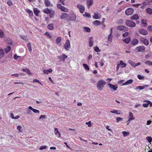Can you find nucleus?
<instances>
[{
    "mask_svg": "<svg viewBox=\"0 0 152 152\" xmlns=\"http://www.w3.org/2000/svg\"><path fill=\"white\" fill-rule=\"evenodd\" d=\"M106 83V82L102 80H99L98 81L97 85L98 89L99 91H101L103 89Z\"/></svg>",
    "mask_w": 152,
    "mask_h": 152,
    "instance_id": "f257e3e1",
    "label": "nucleus"
},
{
    "mask_svg": "<svg viewBox=\"0 0 152 152\" xmlns=\"http://www.w3.org/2000/svg\"><path fill=\"white\" fill-rule=\"evenodd\" d=\"M126 25L131 28L135 27L136 24L135 22L131 20H126L125 22Z\"/></svg>",
    "mask_w": 152,
    "mask_h": 152,
    "instance_id": "f03ea898",
    "label": "nucleus"
},
{
    "mask_svg": "<svg viewBox=\"0 0 152 152\" xmlns=\"http://www.w3.org/2000/svg\"><path fill=\"white\" fill-rule=\"evenodd\" d=\"M76 18V16L74 12L72 11L70 12V15H69L67 19V21H75Z\"/></svg>",
    "mask_w": 152,
    "mask_h": 152,
    "instance_id": "7ed1b4c3",
    "label": "nucleus"
},
{
    "mask_svg": "<svg viewBox=\"0 0 152 152\" xmlns=\"http://www.w3.org/2000/svg\"><path fill=\"white\" fill-rule=\"evenodd\" d=\"M134 11V9L132 8L127 9L125 11L126 14L128 16L132 15Z\"/></svg>",
    "mask_w": 152,
    "mask_h": 152,
    "instance_id": "20e7f679",
    "label": "nucleus"
},
{
    "mask_svg": "<svg viewBox=\"0 0 152 152\" xmlns=\"http://www.w3.org/2000/svg\"><path fill=\"white\" fill-rule=\"evenodd\" d=\"M135 50L137 52H144L145 50V48L143 46H140L136 47Z\"/></svg>",
    "mask_w": 152,
    "mask_h": 152,
    "instance_id": "39448f33",
    "label": "nucleus"
},
{
    "mask_svg": "<svg viewBox=\"0 0 152 152\" xmlns=\"http://www.w3.org/2000/svg\"><path fill=\"white\" fill-rule=\"evenodd\" d=\"M70 42L68 39L66 40V42L64 45V48L66 50H69L68 48H70Z\"/></svg>",
    "mask_w": 152,
    "mask_h": 152,
    "instance_id": "423d86ee",
    "label": "nucleus"
},
{
    "mask_svg": "<svg viewBox=\"0 0 152 152\" xmlns=\"http://www.w3.org/2000/svg\"><path fill=\"white\" fill-rule=\"evenodd\" d=\"M140 41L145 45H148L149 44L148 41L145 37H141L140 38Z\"/></svg>",
    "mask_w": 152,
    "mask_h": 152,
    "instance_id": "0eeeda50",
    "label": "nucleus"
},
{
    "mask_svg": "<svg viewBox=\"0 0 152 152\" xmlns=\"http://www.w3.org/2000/svg\"><path fill=\"white\" fill-rule=\"evenodd\" d=\"M67 55L64 54H63L61 55L58 56V58L60 61H64L65 59L67 58Z\"/></svg>",
    "mask_w": 152,
    "mask_h": 152,
    "instance_id": "6e6552de",
    "label": "nucleus"
},
{
    "mask_svg": "<svg viewBox=\"0 0 152 152\" xmlns=\"http://www.w3.org/2000/svg\"><path fill=\"white\" fill-rule=\"evenodd\" d=\"M77 7L79 9L81 13H83L85 10V7L83 5L80 4H78L77 5Z\"/></svg>",
    "mask_w": 152,
    "mask_h": 152,
    "instance_id": "1a4fd4ad",
    "label": "nucleus"
},
{
    "mask_svg": "<svg viewBox=\"0 0 152 152\" xmlns=\"http://www.w3.org/2000/svg\"><path fill=\"white\" fill-rule=\"evenodd\" d=\"M118 30L120 31H126L127 30V28L124 26H118L117 27Z\"/></svg>",
    "mask_w": 152,
    "mask_h": 152,
    "instance_id": "9d476101",
    "label": "nucleus"
},
{
    "mask_svg": "<svg viewBox=\"0 0 152 152\" xmlns=\"http://www.w3.org/2000/svg\"><path fill=\"white\" fill-rule=\"evenodd\" d=\"M141 34L143 35H146L148 34V31L143 29H140L138 31Z\"/></svg>",
    "mask_w": 152,
    "mask_h": 152,
    "instance_id": "9b49d317",
    "label": "nucleus"
},
{
    "mask_svg": "<svg viewBox=\"0 0 152 152\" xmlns=\"http://www.w3.org/2000/svg\"><path fill=\"white\" fill-rule=\"evenodd\" d=\"M139 18V17L137 14H134L130 17V19L131 20H137Z\"/></svg>",
    "mask_w": 152,
    "mask_h": 152,
    "instance_id": "f8f14e48",
    "label": "nucleus"
},
{
    "mask_svg": "<svg viewBox=\"0 0 152 152\" xmlns=\"http://www.w3.org/2000/svg\"><path fill=\"white\" fill-rule=\"evenodd\" d=\"M44 2L45 4V6L47 7H49L50 6H52L53 5L51 3L50 1L48 0H44Z\"/></svg>",
    "mask_w": 152,
    "mask_h": 152,
    "instance_id": "ddd939ff",
    "label": "nucleus"
},
{
    "mask_svg": "<svg viewBox=\"0 0 152 152\" xmlns=\"http://www.w3.org/2000/svg\"><path fill=\"white\" fill-rule=\"evenodd\" d=\"M108 86L111 88L113 89L114 91H115L117 90L118 88L117 85H114L111 84H109L108 85Z\"/></svg>",
    "mask_w": 152,
    "mask_h": 152,
    "instance_id": "4468645a",
    "label": "nucleus"
},
{
    "mask_svg": "<svg viewBox=\"0 0 152 152\" xmlns=\"http://www.w3.org/2000/svg\"><path fill=\"white\" fill-rule=\"evenodd\" d=\"M68 14L66 13H62L61 15V18L62 19L65 18L67 20L68 19Z\"/></svg>",
    "mask_w": 152,
    "mask_h": 152,
    "instance_id": "2eb2a0df",
    "label": "nucleus"
},
{
    "mask_svg": "<svg viewBox=\"0 0 152 152\" xmlns=\"http://www.w3.org/2000/svg\"><path fill=\"white\" fill-rule=\"evenodd\" d=\"M133 82V80L131 79L127 80L126 82L123 83L122 84V86L127 85L128 84H131Z\"/></svg>",
    "mask_w": 152,
    "mask_h": 152,
    "instance_id": "dca6fc26",
    "label": "nucleus"
},
{
    "mask_svg": "<svg viewBox=\"0 0 152 152\" xmlns=\"http://www.w3.org/2000/svg\"><path fill=\"white\" fill-rule=\"evenodd\" d=\"M93 4V0H87V5L88 8L90 7V6L92 5Z\"/></svg>",
    "mask_w": 152,
    "mask_h": 152,
    "instance_id": "f3484780",
    "label": "nucleus"
},
{
    "mask_svg": "<svg viewBox=\"0 0 152 152\" xmlns=\"http://www.w3.org/2000/svg\"><path fill=\"white\" fill-rule=\"evenodd\" d=\"M138 43V39L136 38L133 39L132 41V44L134 45H137Z\"/></svg>",
    "mask_w": 152,
    "mask_h": 152,
    "instance_id": "a211bd4d",
    "label": "nucleus"
},
{
    "mask_svg": "<svg viewBox=\"0 0 152 152\" xmlns=\"http://www.w3.org/2000/svg\"><path fill=\"white\" fill-rule=\"evenodd\" d=\"M53 24V23H50L48 24L47 26L48 28L50 30H52L54 29Z\"/></svg>",
    "mask_w": 152,
    "mask_h": 152,
    "instance_id": "6ab92c4d",
    "label": "nucleus"
},
{
    "mask_svg": "<svg viewBox=\"0 0 152 152\" xmlns=\"http://www.w3.org/2000/svg\"><path fill=\"white\" fill-rule=\"evenodd\" d=\"M52 72V70L51 69H49L47 70H44L43 71L44 74H48L49 73H51Z\"/></svg>",
    "mask_w": 152,
    "mask_h": 152,
    "instance_id": "aec40b11",
    "label": "nucleus"
},
{
    "mask_svg": "<svg viewBox=\"0 0 152 152\" xmlns=\"http://www.w3.org/2000/svg\"><path fill=\"white\" fill-rule=\"evenodd\" d=\"M44 12L47 14H50L51 12L50 10L48 8L45 9L43 10Z\"/></svg>",
    "mask_w": 152,
    "mask_h": 152,
    "instance_id": "412c9836",
    "label": "nucleus"
},
{
    "mask_svg": "<svg viewBox=\"0 0 152 152\" xmlns=\"http://www.w3.org/2000/svg\"><path fill=\"white\" fill-rule=\"evenodd\" d=\"M11 49V48L10 46L9 45H7V48L5 49V51L6 53H7L10 52Z\"/></svg>",
    "mask_w": 152,
    "mask_h": 152,
    "instance_id": "4be33fe9",
    "label": "nucleus"
},
{
    "mask_svg": "<svg viewBox=\"0 0 152 152\" xmlns=\"http://www.w3.org/2000/svg\"><path fill=\"white\" fill-rule=\"evenodd\" d=\"M22 71L24 72H26L27 74L30 75H32V73L29 70L28 68H24L22 69Z\"/></svg>",
    "mask_w": 152,
    "mask_h": 152,
    "instance_id": "5701e85b",
    "label": "nucleus"
},
{
    "mask_svg": "<svg viewBox=\"0 0 152 152\" xmlns=\"http://www.w3.org/2000/svg\"><path fill=\"white\" fill-rule=\"evenodd\" d=\"M129 118L130 120H133L134 119L132 113L131 112H129Z\"/></svg>",
    "mask_w": 152,
    "mask_h": 152,
    "instance_id": "b1692460",
    "label": "nucleus"
},
{
    "mask_svg": "<svg viewBox=\"0 0 152 152\" xmlns=\"http://www.w3.org/2000/svg\"><path fill=\"white\" fill-rule=\"evenodd\" d=\"M4 53L2 49H0V59L2 58L4 55Z\"/></svg>",
    "mask_w": 152,
    "mask_h": 152,
    "instance_id": "393cba45",
    "label": "nucleus"
},
{
    "mask_svg": "<svg viewBox=\"0 0 152 152\" xmlns=\"http://www.w3.org/2000/svg\"><path fill=\"white\" fill-rule=\"evenodd\" d=\"M146 10L147 13L148 14H152V9L148 7L146 9Z\"/></svg>",
    "mask_w": 152,
    "mask_h": 152,
    "instance_id": "a878e982",
    "label": "nucleus"
},
{
    "mask_svg": "<svg viewBox=\"0 0 152 152\" xmlns=\"http://www.w3.org/2000/svg\"><path fill=\"white\" fill-rule=\"evenodd\" d=\"M34 12L35 15L37 16H38V14L39 13V11L37 9L35 8L34 9Z\"/></svg>",
    "mask_w": 152,
    "mask_h": 152,
    "instance_id": "bb28decb",
    "label": "nucleus"
},
{
    "mask_svg": "<svg viewBox=\"0 0 152 152\" xmlns=\"http://www.w3.org/2000/svg\"><path fill=\"white\" fill-rule=\"evenodd\" d=\"M26 12L28 14L29 16H32L33 15V13L32 11H31L29 9L26 10Z\"/></svg>",
    "mask_w": 152,
    "mask_h": 152,
    "instance_id": "cd10ccee",
    "label": "nucleus"
},
{
    "mask_svg": "<svg viewBox=\"0 0 152 152\" xmlns=\"http://www.w3.org/2000/svg\"><path fill=\"white\" fill-rule=\"evenodd\" d=\"M110 112L113 113H115L118 115L120 114V111L118 110H114L112 111H111Z\"/></svg>",
    "mask_w": 152,
    "mask_h": 152,
    "instance_id": "c85d7f7f",
    "label": "nucleus"
},
{
    "mask_svg": "<svg viewBox=\"0 0 152 152\" xmlns=\"http://www.w3.org/2000/svg\"><path fill=\"white\" fill-rule=\"evenodd\" d=\"M124 42H125L126 44H128L129 43L130 41V39L129 38H126L123 40Z\"/></svg>",
    "mask_w": 152,
    "mask_h": 152,
    "instance_id": "c756f323",
    "label": "nucleus"
},
{
    "mask_svg": "<svg viewBox=\"0 0 152 152\" xmlns=\"http://www.w3.org/2000/svg\"><path fill=\"white\" fill-rule=\"evenodd\" d=\"M120 64L121 66V67L123 68L125 67L126 65V64L124 63L122 61H120Z\"/></svg>",
    "mask_w": 152,
    "mask_h": 152,
    "instance_id": "7c9ffc66",
    "label": "nucleus"
},
{
    "mask_svg": "<svg viewBox=\"0 0 152 152\" xmlns=\"http://www.w3.org/2000/svg\"><path fill=\"white\" fill-rule=\"evenodd\" d=\"M129 63L133 67H136L135 63L131 60L129 61Z\"/></svg>",
    "mask_w": 152,
    "mask_h": 152,
    "instance_id": "2f4dec72",
    "label": "nucleus"
},
{
    "mask_svg": "<svg viewBox=\"0 0 152 152\" xmlns=\"http://www.w3.org/2000/svg\"><path fill=\"white\" fill-rule=\"evenodd\" d=\"M122 133L124 137L128 136L130 134L129 132H126V131H124L122 132Z\"/></svg>",
    "mask_w": 152,
    "mask_h": 152,
    "instance_id": "473e14b6",
    "label": "nucleus"
},
{
    "mask_svg": "<svg viewBox=\"0 0 152 152\" xmlns=\"http://www.w3.org/2000/svg\"><path fill=\"white\" fill-rule=\"evenodd\" d=\"M113 39V36L111 34V33H110V34L108 39V41L109 42H111L112 41Z\"/></svg>",
    "mask_w": 152,
    "mask_h": 152,
    "instance_id": "72a5a7b5",
    "label": "nucleus"
},
{
    "mask_svg": "<svg viewBox=\"0 0 152 152\" xmlns=\"http://www.w3.org/2000/svg\"><path fill=\"white\" fill-rule=\"evenodd\" d=\"M27 47L29 51L31 52L32 51V48L31 47V44L30 43H28L27 44Z\"/></svg>",
    "mask_w": 152,
    "mask_h": 152,
    "instance_id": "f704fd0d",
    "label": "nucleus"
},
{
    "mask_svg": "<svg viewBox=\"0 0 152 152\" xmlns=\"http://www.w3.org/2000/svg\"><path fill=\"white\" fill-rule=\"evenodd\" d=\"M83 29L86 32H89L91 31V29L89 28L86 27H84Z\"/></svg>",
    "mask_w": 152,
    "mask_h": 152,
    "instance_id": "c9c22d12",
    "label": "nucleus"
},
{
    "mask_svg": "<svg viewBox=\"0 0 152 152\" xmlns=\"http://www.w3.org/2000/svg\"><path fill=\"white\" fill-rule=\"evenodd\" d=\"M0 37L1 38H4V34L3 31L0 29Z\"/></svg>",
    "mask_w": 152,
    "mask_h": 152,
    "instance_id": "e433bc0d",
    "label": "nucleus"
},
{
    "mask_svg": "<svg viewBox=\"0 0 152 152\" xmlns=\"http://www.w3.org/2000/svg\"><path fill=\"white\" fill-rule=\"evenodd\" d=\"M147 21L144 19H142L141 20L142 23L144 25V26H146L147 25Z\"/></svg>",
    "mask_w": 152,
    "mask_h": 152,
    "instance_id": "4c0bfd02",
    "label": "nucleus"
},
{
    "mask_svg": "<svg viewBox=\"0 0 152 152\" xmlns=\"http://www.w3.org/2000/svg\"><path fill=\"white\" fill-rule=\"evenodd\" d=\"M145 64L148 65L149 66L152 65V61H147L145 62Z\"/></svg>",
    "mask_w": 152,
    "mask_h": 152,
    "instance_id": "58836bf2",
    "label": "nucleus"
},
{
    "mask_svg": "<svg viewBox=\"0 0 152 152\" xmlns=\"http://www.w3.org/2000/svg\"><path fill=\"white\" fill-rule=\"evenodd\" d=\"M61 38L60 37H58L56 38V41L57 43H59L61 42Z\"/></svg>",
    "mask_w": 152,
    "mask_h": 152,
    "instance_id": "ea45409f",
    "label": "nucleus"
},
{
    "mask_svg": "<svg viewBox=\"0 0 152 152\" xmlns=\"http://www.w3.org/2000/svg\"><path fill=\"white\" fill-rule=\"evenodd\" d=\"M83 16L84 17L87 18H90L91 15L90 14L85 12V14L83 15Z\"/></svg>",
    "mask_w": 152,
    "mask_h": 152,
    "instance_id": "a19ab883",
    "label": "nucleus"
},
{
    "mask_svg": "<svg viewBox=\"0 0 152 152\" xmlns=\"http://www.w3.org/2000/svg\"><path fill=\"white\" fill-rule=\"evenodd\" d=\"M146 139L149 143H151L152 141V138L151 137H147Z\"/></svg>",
    "mask_w": 152,
    "mask_h": 152,
    "instance_id": "79ce46f5",
    "label": "nucleus"
},
{
    "mask_svg": "<svg viewBox=\"0 0 152 152\" xmlns=\"http://www.w3.org/2000/svg\"><path fill=\"white\" fill-rule=\"evenodd\" d=\"M8 5L10 6H11L13 4L12 1L10 0H8L7 2Z\"/></svg>",
    "mask_w": 152,
    "mask_h": 152,
    "instance_id": "37998d69",
    "label": "nucleus"
},
{
    "mask_svg": "<svg viewBox=\"0 0 152 152\" xmlns=\"http://www.w3.org/2000/svg\"><path fill=\"white\" fill-rule=\"evenodd\" d=\"M83 66L86 70H89V67L88 66L87 64H83Z\"/></svg>",
    "mask_w": 152,
    "mask_h": 152,
    "instance_id": "c03bdc74",
    "label": "nucleus"
},
{
    "mask_svg": "<svg viewBox=\"0 0 152 152\" xmlns=\"http://www.w3.org/2000/svg\"><path fill=\"white\" fill-rule=\"evenodd\" d=\"M61 10L65 12H67L68 11V9L63 6Z\"/></svg>",
    "mask_w": 152,
    "mask_h": 152,
    "instance_id": "a18cd8bd",
    "label": "nucleus"
},
{
    "mask_svg": "<svg viewBox=\"0 0 152 152\" xmlns=\"http://www.w3.org/2000/svg\"><path fill=\"white\" fill-rule=\"evenodd\" d=\"M44 34L49 38H51L52 37L51 35L48 32H46Z\"/></svg>",
    "mask_w": 152,
    "mask_h": 152,
    "instance_id": "49530a36",
    "label": "nucleus"
},
{
    "mask_svg": "<svg viewBox=\"0 0 152 152\" xmlns=\"http://www.w3.org/2000/svg\"><path fill=\"white\" fill-rule=\"evenodd\" d=\"M149 105V102H147L146 103H144L142 104V106L144 107H148Z\"/></svg>",
    "mask_w": 152,
    "mask_h": 152,
    "instance_id": "de8ad7c7",
    "label": "nucleus"
},
{
    "mask_svg": "<svg viewBox=\"0 0 152 152\" xmlns=\"http://www.w3.org/2000/svg\"><path fill=\"white\" fill-rule=\"evenodd\" d=\"M144 88V87L143 86H138L137 87V89H139L140 90H142Z\"/></svg>",
    "mask_w": 152,
    "mask_h": 152,
    "instance_id": "09e8293b",
    "label": "nucleus"
},
{
    "mask_svg": "<svg viewBox=\"0 0 152 152\" xmlns=\"http://www.w3.org/2000/svg\"><path fill=\"white\" fill-rule=\"evenodd\" d=\"M63 7L61 4H58L57 5V8L59 9H61L62 7Z\"/></svg>",
    "mask_w": 152,
    "mask_h": 152,
    "instance_id": "8fccbe9b",
    "label": "nucleus"
},
{
    "mask_svg": "<svg viewBox=\"0 0 152 152\" xmlns=\"http://www.w3.org/2000/svg\"><path fill=\"white\" fill-rule=\"evenodd\" d=\"M86 124H88V126L89 127H91L92 125L90 121H89L88 122H86Z\"/></svg>",
    "mask_w": 152,
    "mask_h": 152,
    "instance_id": "3c124183",
    "label": "nucleus"
},
{
    "mask_svg": "<svg viewBox=\"0 0 152 152\" xmlns=\"http://www.w3.org/2000/svg\"><path fill=\"white\" fill-rule=\"evenodd\" d=\"M46 118V116L45 115H41L39 118V119H41L43 118Z\"/></svg>",
    "mask_w": 152,
    "mask_h": 152,
    "instance_id": "603ef678",
    "label": "nucleus"
},
{
    "mask_svg": "<svg viewBox=\"0 0 152 152\" xmlns=\"http://www.w3.org/2000/svg\"><path fill=\"white\" fill-rule=\"evenodd\" d=\"M20 57V56H18L16 54L14 55L13 58L17 60L18 58H19Z\"/></svg>",
    "mask_w": 152,
    "mask_h": 152,
    "instance_id": "864d4df0",
    "label": "nucleus"
},
{
    "mask_svg": "<svg viewBox=\"0 0 152 152\" xmlns=\"http://www.w3.org/2000/svg\"><path fill=\"white\" fill-rule=\"evenodd\" d=\"M47 148V146L45 145L43 146H42L39 148V149L40 150H42L43 149H46Z\"/></svg>",
    "mask_w": 152,
    "mask_h": 152,
    "instance_id": "5fc2aeb1",
    "label": "nucleus"
},
{
    "mask_svg": "<svg viewBox=\"0 0 152 152\" xmlns=\"http://www.w3.org/2000/svg\"><path fill=\"white\" fill-rule=\"evenodd\" d=\"M32 111L34 113H39V110L35 109H34Z\"/></svg>",
    "mask_w": 152,
    "mask_h": 152,
    "instance_id": "6e6d98bb",
    "label": "nucleus"
},
{
    "mask_svg": "<svg viewBox=\"0 0 152 152\" xmlns=\"http://www.w3.org/2000/svg\"><path fill=\"white\" fill-rule=\"evenodd\" d=\"M101 23V22L97 20H96V25H100Z\"/></svg>",
    "mask_w": 152,
    "mask_h": 152,
    "instance_id": "4d7b16f0",
    "label": "nucleus"
},
{
    "mask_svg": "<svg viewBox=\"0 0 152 152\" xmlns=\"http://www.w3.org/2000/svg\"><path fill=\"white\" fill-rule=\"evenodd\" d=\"M129 33L128 32H125L124 33L123 35L122 36L123 37H126L128 35V34Z\"/></svg>",
    "mask_w": 152,
    "mask_h": 152,
    "instance_id": "13d9d810",
    "label": "nucleus"
},
{
    "mask_svg": "<svg viewBox=\"0 0 152 152\" xmlns=\"http://www.w3.org/2000/svg\"><path fill=\"white\" fill-rule=\"evenodd\" d=\"M55 134L57 136H58L59 137H60L61 135V134L58 131L55 132Z\"/></svg>",
    "mask_w": 152,
    "mask_h": 152,
    "instance_id": "bf43d9fd",
    "label": "nucleus"
},
{
    "mask_svg": "<svg viewBox=\"0 0 152 152\" xmlns=\"http://www.w3.org/2000/svg\"><path fill=\"white\" fill-rule=\"evenodd\" d=\"M137 77L140 80L143 79L144 78V77L140 75H137Z\"/></svg>",
    "mask_w": 152,
    "mask_h": 152,
    "instance_id": "052dcab7",
    "label": "nucleus"
},
{
    "mask_svg": "<svg viewBox=\"0 0 152 152\" xmlns=\"http://www.w3.org/2000/svg\"><path fill=\"white\" fill-rule=\"evenodd\" d=\"M101 17V16L100 15L98 14H96V19H99Z\"/></svg>",
    "mask_w": 152,
    "mask_h": 152,
    "instance_id": "680f3d73",
    "label": "nucleus"
},
{
    "mask_svg": "<svg viewBox=\"0 0 152 152\" xmlns=\"http://www.w3.org/2000/svg\"><path fill=\"white\" fill-rule=\"evenodd\" d=\"M148 31H152V26L150 25L148 26Z\"/></svg>",
    "mask_w": 152,
    "mask_h": 152,
    "instance_id": "e2e57ef3",
    "label": "nucleus"
},
{
    "mask_svg": "<svg viewBox=\"0 0 152 152\" xmlns=\"http://www.w3.org/2000/svg\"><path fill=\"white\" fill-rule=\"evenodd\" d=\"M122 120V118L119 117H118L116 118V121L118 122L121 121Z\"/></svg>",
    "mask_w": 152,
    "mask_h": 152,
    "instance_id": "0e129e2a",
    "label": "nucleus"
},
{
    "mask_svg": "<svg viewBox=\"0 0 152 152\" xmlns=\"http://www.w3.org/2000/svg\"><path fill=\"white\" fill-rule=\"evenodd\" d=\"M101 50L99 49V48L97 46H96V52H99Z\"/></svg>",
    "mask_w": 152,
    "mask_h": 152,
    "instance_id": "69168bd1",
    "label": "nucleus"
},
{
    "mask_svg": "<svg viewBox=\"0 0 152 152\" xmlns=\"http://www.w3.org/2000/svg\"><path fill=\"white\" fill-rule=\"evenodd\" d=\"M33 83L36 82L37 83H39L40 82L38 80H37V79H35L33 80Z\"/></svg>",
    "mask_w": 152,
    "mask_h": 152,
    "instance_id": "338daca9",
    "label": "nucleus"
},
{
    "mask_svg": "<svg viewBox=\"0 0 152 152\" xmlns=\"http://www.w3.org/2000/svg\"><path fill=\"white\" fill-rule=\"evenodd\" d=\"M145 102H149V105H150V107H152V103L148 100H145Z\"/></svg>",
    "mask_w": 152,
    "mask_h": 152,
    "instance_id": "774afa93",
    "label": "nucleus"
}]
</instances>
